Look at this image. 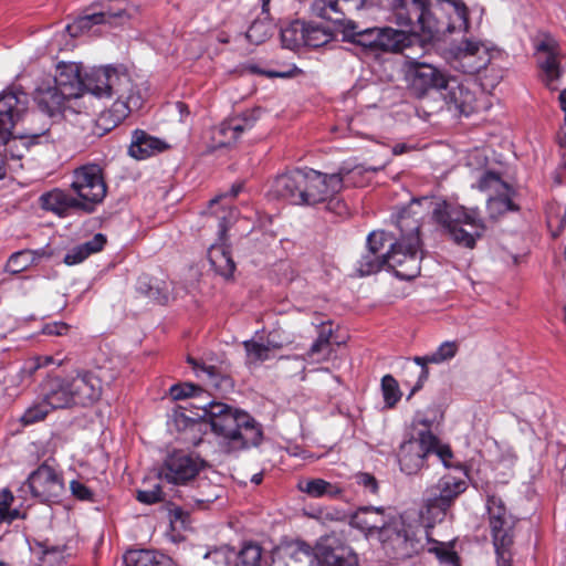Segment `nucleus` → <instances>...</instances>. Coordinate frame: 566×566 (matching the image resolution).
I'll return each instance as SVG.
<instances>
[{"mask_svg":"<svg viewBox=\"0 0 566 566\" xmlns=\"http://www.w3.org/2000/svg\"><path fill=\"white\" fill-rule=\"evenodd\" d=\"M467 481L463 476L446 474L427 490L426 503L429 512L438 510L446 513L453 501L467 490Z\"/></svg>","mask_w":566,"mask_h":566,"instance_id":"16","label":"nucleus"},{"mask_svg":"<svg viewBox=\"0 0 566 566\" xmlns=\"http://www.w3.org/2000/svg\"><path fill=\"white\" fill-rule=\"evenodd\" d=\"M392 20L419 31L426 41L468 31V8L462 0H392Z\"/></svg>","mask_w":566,"mask_h":566,"instance_id":"2","label":"nucleus"},{"mask_svg":"<svg viewBox=\"0 0 566 566\" xmlns=\"http://www.w3.org/2000/svg\"><path fill=\"white\" fill-rule=\"evenodd\" d=\"M432 218L450 235L452 241L472 249L484 231V223L478 209H467L447 201L436 203Z\"/></svg>","mask_w":566,"mask_h":566,"instance_id":"6","label":"nucleus"},{"mask_svg":"<svg viewBox=\"0 0 566 566\" xmlns=\"http://www.w3.org/2000/svg\"><path fill=\"white\" fill-rule=\"evenodd\" d=\"M289 558L295 563H312L314 558V551L303 542H297L286 547L279 548L274 552L273 558Z\"/></svg>","mask_w":566,"mask_h":566,"instance_id":"40","label":"nucleus"},{"mask_svg":"<svg viewBox=\"0 0 566 566\" xmlns=\"http://www.w3.org/2000/svg\"><path fill=\"white\" fill-rule=\"evenodd\" d=\"M412 43V36L392 28H379L378 51L403 52Z\"/></svg>","mask_w":566,"mask_h":566,"instance_id":"33","label":"nucleus"},{"mask_svg":"<svg viewBox=\"0 0 566 566\" xmlns=\"http://www.w3.org/2000/svg\"><path fill=\"white\" fill-rule=\"evenodd\" d=\"M220 486L211 484L207 479H200L197 492L190 495L189 500L197 509H206L220 497Z\"/></svg>","mask_w":566,"mask_h":566,"instance_id":"39","label":"nucleus"},{"mask_svg":"<svg viewBox=\"0 0 566 566\" xmlns=\"http://www.w3.org/2000/svg\"><path fill=\"white\" fill-rule=\"evenodd\" d=\"M357 485L364 489L365 493L377 495L379 491V484L376 478L367 472H358L354 475Z\"/></svg>","mask_w":566,"mask_h":566,"instance_id":"56","label":"nucleus"},{"mask_svg":"<svg viewBox=\"0 0 566 566\" xmlns=\"http://www.w3.org/2000/svg\"><path fill=\"white\" fill-rule=\"evenodd\" d=\"M188 363L191 364L198 377H202L203 375H206L207 378L211 381V384L217 385V382L214 381V379L217 378V371L213 366H200L192 358H188Z\"/></svg>","mask_w":566,"mask_h":566,"instance_id":"60","label":"nucleus"},{"mask_svg":"<svg viewBox=\"0 0 566 566\" xmlns=\"http://www.w3.org/2000/svg\"><path fill=\"white\" fill-rule=\"evenodd\" d=\"M394 234H389L385 231H373L367 237V251L384 254L382 250L386 248V244L390 247V242H394Z\"/></svg>","mask_w":566,"mask_h":566,"instance_id":"50","label":"nucleus"},{"mask_svg":"<svg viewBox=\"0 0 566 566\" xmlns=\"http://www.w3.org/2000/svg\"><path fill=\"white\" fill-rule=\"evenodd\" d=\"M71 388L75 406L87 407L99 400L103 391V384L113 380L104 375V369L98 367L94 370H80L71 377Z\"/></svg>","mask_w":566,"mask_h":566,"instance_id":"13","label":"nucleus"},{"mask_svg":"<svg viewBox=\"0 0 566 566\" xmlns=\"http://www.w3.org/2000/svg\"><path fill=\"white\" fill-rule=\"evenodd\" d=\"M14 501V496L11 491L4 489L0 492V524H11L13 521L19 518H25V513L19 509H11Z\"/></svg>","mask_w":566,"mask_h":566,"instance_id":"45","label":"nucleus"},{"mask_svg":"<svg viewBox=\"0 0 566 566\" xmlns=\"http://www.w3.org/2000/svg\"><path fill=\"white\" fill-rule=\"evenodd\" d=\"M201 464L197 458L176 452L165 460L159 476L168 483L186 484L198 475Z\"/></svg>","mask_w":566,"mask_h":566,"instance_id":"19","label":"nucleus"},{"mask_svg":"<svg viewBox=\"0 0 566 566\" xmlns=\"http://www.w3.org/2000/svg\"><path fill=\"white\" fill-rule=\"evenodd\" d=\"M51 82L73 99L85 96L113 99L111 106L94 120L92 134L97 137L114 129L144 103L138 85L124 65L93 67L82 76L80 64L60 62Z\"/></svg>","mask_w":566,"mask_h":566,"instance_id":"1","label":"nucleus"},{"mask_svg":"<svg viewBox=\"0 0 566 566\" xmlns=\"http://www.w3.org/2000/svg\"><path fill=\"white\" fill-rule=\"evenodd\" d=\"M240 191H241V185H233L229 192L216 196L214 198H212L209 201L210 209H213V207L216 205H218L222 199H224L227 197H231V198L237 197Z\"/></svg>","mask_w":566,"mask_h":566,"instance_id":"63","label":"nucleus"},{"mask_svg":"<svg viewBox=\"0 0 566 566\" xmlns=\"http://www.w3.org/2000/svg\"><path fill=\"white\" fill-rule=\"evenodd\" d=\"M137 289L149 298H153L161 304L168 301L167 292H163L158 285H154L153 280L148 279L147 276L139 279Z\"/></svg>","mask_w":566,"mask_h":566,"instance_id":"52","label":"nucleus"},{"mask_svg":"<svg viewBox=\"0 0 566 566\" xmlns=\"http://www.w3.org/2000/svg\"><path fill=\"white\" fill-rule=\"evenodd\" d=\"M51 364L61 365V361H55L52 356H38L27 360L22 368L21 373L31 377L38 369L46 367Z\"/></svg>","mask_w":566,"mask_h":566,"instance_id":"55","label":"nucleus"},{"mask_svg":"<svg viewBox=\"0 0 566 566\" xmlns=\"http://www.w3.org/2000/svg\"><path fill=\"white\" fill-rule=\"evenodd\" d=\"M515 192L509 187L505 191L490 195L488 199V211L490 217L495 219L510 211H517L518 206L514 203L513 197Z\"/></svg>","mask_w":566,"mask_h":566,"instance_id":"37","label":"nucleus"},{"mask_svg":"<svg viewBox=\"0 0 566 566\" xmlns=\"http://www.w3.org/2000/svg\"><path fill=\"white\" fill-rule=\"evenodd\" d=\"M28 107V96L22 91L4 90L0 93V143L14 135V127Z\"/></svg>","mask_w":566,"mask_h":566,"instance_id":"15","label":"nucleus"},{"mask_svg":"<svg viewBox=\"0 0 566 566\" xmlns=\"http://www.w3.org/2000/svg\"><path fill=\"white\" fill-rule=\"evenodd\" d=\"M384 268H387V253L377 254L366 251L357 262L356 270L359 276H367L379 272Z\"/></svg>","mask_w":566,"mask_h":566,"instance_id":"42","label":"nucleus"},{"mask_svg":"<svg viewBox=\"0 0 566 566\" xmlns=\"http://www.w3.org/2000/svg\"><path fill=\"white\" fill-rule=\"evenodd\" d=\"M167 147L164 140L137 129L134 132L128 153L132 157L142 160L161 153Z\"/></svg>","mask_w":566,"mask_h":566,"instance_id":"31","label":"nucleus"},{"mask_svg":"<svg viewBox=\"0 0 566 566\" xmlns=\"http://www.w3.org/2000/svg\"><path fill=\"white\" fill-rule=\"evenodd\" d=\"M314 558L321 566H357L358 564L353 549L335 534L319 538L314 548Z\"/></svg>","mask_w":566,"mask_h":566,"instance_id":"17","label":"nucleus"},{"mask_svg":"<svg viewBox=\"0 0 566 566\" xmlns=\"http://www.w3.org/2000/svg\"><path fill=\"white\" fill-rule=\"evenodd\" d=\"M510 186L502 180L499 174L493 171H484L478 181V188L481 191H489L495 195L500 191H505Z\"/></svg>","mask_w":566,"mask_h":566,"instance_id":"46","label":"nucleus"},{"mask_svg":"<svg viewBox=\"0 0 566 566\" xmlns=\"http://www.w3.org/2000/svg\"><path fill=\"white\" fill-rule=\"evenodd\" d=\"M42 396L51 409L75 406L70 378H48L42 385Z\"/></svg>","mask_w":566,"mask_h":566,"instance_id":"28","label":"nucleus"},{"mask_svg":"<svg viewBox=\"0 0 566 566\" xmlns=\"http://www.w3.org/2000/svg\"><path fill=\"white\" fill-rule=\"evenodd\" d=\"M208 258L211 266L220 274L226 277L232 275L235 264L230 255V251L222 244H213L209 249Z\"/></svg>","mask_w":566,"mask_h":566,"instance_id":"38","label":"nucleus"},{"mask_svg":"<svg viewBox=\"0 0 566 566\" xmlns=\"http://www.w3.org/2000/svg\"><path fill=\"white\" fill-rule=\"evenodd\" d=\"M387 523L382 506H361L350 517L352 526L367 533L378 531L379 534Z\"/></svg>","mask_w":566,"mask_h":566,"instance_id":"30","label":"nucleus"},{"mask_svg":"<svg viewBox=\"0 0 566 566\" xmlns=\"http://www.w3.org/2000/svg\"><path fill=\"white\" fill-rule=\"evenodd\" d=\"M271 35V25L263 21H254L247 31L250 42L260 44Z\"/></svg>","mask_w":566,"mask_h":566,"instance_id":"54","label":"nucleus"},{"mask_svg":"<svg viewBox=\"0 0 566 566\" xmlns=\"http://www.w3.org/2000/svg\"><path fill=\"white\" fill-rule=\"evenodd\" d=\"M80 200V210L93 212L95 206L106 197L107 186L103 169L96 164H86L76 168L71 184Z\"/></svg>","mask_w":566,"mask_h":566,"instance_id":"9","label":"nucleus"},{"mask_svg":"<svg viewBox=\"0 0 566 566\" xmlns=\"http://www.w3.org/2000/svg\"><path fill=\"white\" fill-rule=\"evenodd\" d=\"M366 0H314L312 11L315 15L328 20L338 29L345 27L347 14L357 12L364 8Z\"/></svg>","mask_w":566,"mask_h":566,"instance_id":"21","label":"nucleus"},{"mask_svg":"<svg viewBox=\"0 0 566 566\" xmlns=\"http://www.w3.org/2000/svg\"><path fill=\"white\" fill-rule=\"evenodd\" d=\"M398 238L390 242L387 251V269L392 270L400 280H412L420 274L421 239L420 223L406 211L397 217Z\"/></svg>","mask_w":566,"mask_h":566,"instance_id":"5","label":"nucleus"},{"mask_svg":"<svg viewBox=\"0 0 566 566\" xmlns=\"http://www.w3.org/2000/svg\"><path fill=\"white\" fill-rule=\"evenodd\" d=\"M38 259V252L33 250H21L11 254L6 264V270L18 274L27 270Z\"/></svg>","mask_w":566,"mask_h":566,"instance_id":"44","label":"nucleus"},{"mask_svg":"<svg viewBox=\"0 0 566 566\" xmlns=\"http://www.w3.org/2000/svg\"><path fill=\"white\" fill-rule=\"evenodd\" d=\"M339 31L343 33L345 41L371 51H378L379 28L360 29L355 21H348Z\"/></svg>","mask_w":566,"mask_h":566,"instance_id":"32","label":"nucleus"},{"mask_svg":"<svg viewBox=\"0 0 566 566\" xmlns=\"http://www.w3.org/2000/svg\"><path fill=\"white\" fill-rule=\"evenodd\" d=\"M486 510L497 566H511L510 547L513 543V518L507 513L502 499L496 495L488 496Z\"/></svg>","mask_w":566,"mask_h":566,"instance_id":"8","label":"nucleus"},{"mask_svg":"<svg viewBox=\"0 0 566 566\" xmlns=\"http://www.w3.org/2000/svg\"><path fill=\"white\" fill-rule=\"evenodd\" d=\"M63 490L62 476L52 467L43 463L29 475L19 492L21 496L30 492L32 497L41 502H53L62 495Z\"/></svg>","mask_w":566,"mask_h":566,"instance_id":"12","label":"nucleus"},{"mask_svg":"<svg viewBox=\"0 0 566 566\" xmlns=\"http://www.w3.org/2000/svg\"><path fill=\"white\" fill-rule=\"evenodd\" d=\"M305 23L294 21L281 31V40L284 48L296 50L304 45Z\"/></svg>","mask_w":566,"mask_h":566,"instance_id":"43","label":"nucleus"},{"mask_svg":"<svg viewBox=\"0 0 566 566\" xmlns=\"http://www.w3.org/2000/svg\"><path fill=\"white\" fill-rule=\"evenodd\" d=\"M440 97L449 108L453 107L465 116H469L475 109L476 98L474 92H472L467 84L459 82L457 78H448Z\"/></svg>","mask_w":566,"mask_h":566,"instance_id":"25","label":"nucleus"},{"mask_svg":"<svg viewBox=\"0 0 566 566\" xmlns=\"http://www.w3.org/2000/svg\"><path fill=\"white\" fill-rule=\"evenodd\" d=\"M254 123L255 119L247 114L224 119L212 129V146L214 148H221L234 144L242 133L250 130L254 126Z\"/></svg>","mask_w":566,"mask_h":566,"instance_id":"24","label":"nucleus"},{"mask_svg":"<svg viewBox=\"0 0 566 566\" xmlns=\"http://www.w3.org/2000/svg\"><path fill=\"white\" fill-rule=\"evenodd\" d=\"M406 80L412 94L419 98L437 94L441 96L448 76L436 66L406 55Z\"/></svg>","mask_w":566,"mask_h":566,"instance_id":"10","label":"nucleus"},{"mask_svg":"<svg viewBox=\"0 0 566 566\" xmlns=\"http://www.w3.org/2000/svg\"><path fill=\"white\" fill-rule=\"evenodd\" d=\"M156 558H154V566H174V562L167 555L156 552Z\"/></svg>","mask_w":566,"mask_h":566,"instance_id":"64","label":"nucleus"},{"mask_svg":"<svg viewBox=\"0 0 566 566\" xmlns=\"http://www.w3.org/2000/svg\"><path fill=\"white\" fill-rule=\"evenodd\" d=\"M352 170L345 166L331 175L314 169H305L306 186L303 189L302 205L314 206L332 199L342 190L344 178Z\"/></svg>","mask_w":566,"mask_h":566,"instance_id":"11","label":"nucleus"},{"mask_svg":"<svg viewBox=\"0 0 566 566\" xmlns=\"http://www.w3.org/2000/svg\"><path fill=\"white\" fill-rule=\"evenodd\" d=\"M41 208L59 217H66L72 210H80V200L61 189H53L40 197Z\"/></svg>","mask_w":566,"mask_h":566,"instance_id":"29","label":"nucleus"},{"mask_svg":"<svg viewBox=\"0 0 566 566\" xmlns=\"http://www.w3.org/2000/svg\"><path fill=\"white\" fill-rule=\"evenodd\" d=\"M70 490L74 497H76L80 501H87L93 502L94 501V492L86 486L83 482L78 480H73L70 483Z\"/></svg>","mask_w":566,"mask_h":566,"instance_id":"57","label":"nucleus"},{"mask_svg":"<svg viewBox=\"0 0 566 566\" xmlns=\"http://www.w3.org/2000/svg\"><path fill=\"white\" fill-rule=\"evenodd\" d=\"M195 407L201 409L202 413L197 416L207 420L218 438V443L227 452L256 447L261 443L263 438L261 424L248 412L216 401Z\"/></svg>","mask_w":566,"mask_h":566,"instance_id":"4","label":"nucleus"},{"mask_svg":"<svg viewBox=\"0 0 566 566\" xmlns=\"http://www.w3.org/2000/svg\"><path fill=\"white\" fill-rule=\"evenodd\" d=\"M458 346L454 342H444L442 343L436 352L426 355V356H416L413 358L415 366L407 363L405 366V369L409 373L416 371L417 367H419L418 370V379L417 382L411 388V391L408 396V399L418 390H420L428 379L429 370L427 365L428 364H441L447 360H450L453 358L457 354Z\"/></svg>","mask_w":566,"mask_h":566,"instance_id":"22","label":"nucleus"},{"mask_svg":"<svg viewBox=\"0 0 566 566\" xmlns=\"http://www.w3.org/2000/svg\"><path fill=\"white\" fill-rule=\"evenodd\" d=\"M381 391L387 407L392 408L401 398L398 381L391 375H385L381 379Z\"/></svg>","mask_w":566,"mask_h":566,"instance_id":"48","label":"nucleus"},{"mask_svg":"<svg viewBox=\"0 0 566 566\" xmlns=\"http://www.w3.org/2000/svg\"><path fill=\"white\" fill-rule=\"evenodd\" d=\"M169 394L174 400H182L187 398H198L203 394V390L191 382H181L172 385L169 389Z\"/></svg>","mask_w":566,"mask_h":566,"instance_id":"51","label":"nucleus"},{"mask_svg":"<svg viewBox=\"0 0 566 566\" xmlns=\"http://www.w3.org/2000/svg\"><path fill=\"white\" fill-rule=\"evenodd\" d=\"M304 35V45L310 48L323 46L334 38L331 28L315 23H305Z\"/></svg>","mask_w":566,"mask_h":566,"instance_id":"41","label":"nucleus"},{"mask_svg":"<svg viewBox=\"0 0 566 566\" xmlns=\"http://www.w3.org/2000/svg\"><path fill=\"white\" fill-rule=\"evenodd\" d=\"M105 243L106 237L102 233H96L91 240L70 249L64 255V263L67 265L82 263L91 254L99 252Z\"/></svg>","mask_w":566,"mask_h":566,"instance_id":"36","label":"nucleus"},{"mask_svg":"<svg viewBox=\"0 0 566 566\" xmlns=\"http://www.w3.org/2000/svg\"><path fill=\"white\" fill-rule=\"evenodd\" d=\"M304 186H306L305 169H295L277 176L271 190L279 198L293 205H302Z\"/></svg>","mask_w":566,"mask_h":566,"instance_id":"26","label":"nucleus"},{"mask_svg":"<svg viewBox=\"0 0 566 566\" xmlns=\"http://www.w3.org/2000/svg\"><path fill=\"white\" fill-rule=\"evenodd\" d=\"M137 500L145 504H155L164 500L161 486L156 484L150 490H140L137 493Z\"/></svg>","mask_w":566,"mask_h":566,"instance_id":"59","label":"nucleus"},{"mask_svg":"<svg viewBox=\"0 0 566 566\" xmlns=\"http://www.w3.org/2000/svg\"><path fill=\"white\" fill-rule=\"evenodd\" d=\"M451 64L454 69L475 74L488 66L491 61L488 46L474 40H464L450 49Z\"/></svg>","mask_w":566,"mask_h":566,"instance_id":"14","label":"nucleus"},{"mask_svg":"<svg viewBox=\"0 0 566 566\" xmlns=\"http://www.w3.org/2000/svg\"><path fill=\"white\" fill-rule=\"evenodd\" d=\"M431 454L437 455L444 467H449V461L453 457L448 444L442 443L431 431L421 430L417 437L400 444L398 453L400 470L408 475L416 474Z\"/></svg>","mask_w":566,"mask_h":566,"instance_id":"7","label":"nucleus"},{"mask_svg":"<svg viewBox=\"0 0 566 566\" xmlns=\"http://www.w3.org/2000/svg\"><path fill=\"white\" fill-rule=\"evenodd\" d=\"M31 549L40 554V559L43 565L48 566H62L66 556L65 544H54L49 538L34 539Z\"/></svg>","mask_w":566,"mask_h":566,"instance_id":"35","label":"nucleus"},{"mask_svg":"<svg viewBox=\"0 0 566 566\" xmlns=\"http://www.w3.org/2000/svg\"><path fill=\"white\" fill-rule=\"evenodd\" d=\"M50 410L52 409L48 406V403L44 400H42L41 402L28 408L22 415L21 421L25 426L35 423L38 421L43 420L48 416Z\"/></svg>","mask_w":566,"mask_h":566,"instance_id":"53","label":"nucleus"},{"mask_svg":"<svg viewBox=\"0 0 566 566\" xmlns=\"http://www.w3.org/2000/svg\"><path fill=\"white\" fill-rule=\"evenodd\" d=\"M331 352H332V347L315 339V342L312 344L311 348L308 349L306 356L308 359H311L313 361H321V360H326L328 358V356L331 355Z\"/></svg>","mask_w":566,"mask_h":566,"instance_id":"58","label":"nucleus"},{"mask_svg":"<svg viewBox=\"0 0 566 566\" xmlns=\"http://www.w3.org/2000/svg\"><path fill=\"white\" fill-rule=\"evenodd\" d=\"M69 328H70L69 325L63 322H54V323L46 324L43 327V334L61 336V335H65L67 333Z\"/></svg>","mask_w":566,"mask_h":566,"instance_id":"61","label":"nucleus"},{"mask_svg":"<svg viewBox=\"0 0 566 566\" xmlns=\"http://www.w3.org/2000/svg\"><path fill=\"white\" fill-rule=\"evenodd\" d=\"M156 551L151 549H130L124 555L125 566H154Z\"/></svg>","mask_w":566,"mask_h":566,"instance_id":"47","label":"nucleus"},{"mask_svg":"<svg viewBox=\"0 0 566 566\" xmlns=\"http://www.w3.org/2000/svg\"><path fill=\"white\" fill-rule=\"evenodd\" d=\"M34 101L39 108L50 117L63 116L71 108L73 98L60 90L51 81L42 82L34 92Z\"/></svg>","mask_w":566,"mask_h":566,"instance_id":"23","label":"nucleus"},{"mask_svg":"<svg viewBox=\"0 0 566 566\" xmlns=\"http://www.w3.org/2000/svg\"><path fill=\"white\" fill-rule=\"evenodd\" d=\"M128 18L125 6L119 3L115 8H107L99 12L85 14L78 17L73 23L66 27V30L71 36H78L86 32H90L95 25L109 24L118 25Z\"/></svg>","mask_w":566,"mask_h":566,"instance_id":"20","label":"nucleus"},{"mask_svg":"<svg viewBox=\"0 0 566 566\" xmlns=\"http://www.w3.org/2000/svg\"><path fill=\"white\" fill-rule=\"evenodd\" d=\"M243 346L247 352L249 364H260L270 358V347L255 340H245Z\"/></svg>","mask_w":566,"mask_h":566,"instance_id":"49","label":"nucleus"},{"mask_svg":"<svg viewBox=\"0 0 566 566\" xmlns=\"http://www.w3.org/2000/svg\"><path fill=\"white\" fill-rule=\"evenodd\" d=\"M209 556H212L217 563L222 559L226 566H279L274 558L269 564L263 555L262 547L253 542L244 543L239 552L229 547H221L207 553L206 557Z\"/></svg>","mask_w":566,"mask_h":566,"instance_id":"18","label":"nucleus"},{"mask_svg":"<svg viewBox=\"0 0 566 566\" xmlns=\"http://www.w3.org/2000/svg\"><path fill=\"white\" fill-rule=\"evenodd\" d=\"M333 335L332 324L331 323H322L318 326V335L317 340H319L323 344H326L327 346H331V337Z\"/></svg>","mask_w":566,"mask_h":566,"instance_id":"62","label":"nucleus"},{"mask_svg":"<svg viewBox=\"0 0 566 566\" xmlns=\"http://www.w3.org/2000/svg\"><path fill=\"white\" fill-rule=\"evenodd\" d=\"M297 489L310 497L336 499L342 495L343 489L338 484L331 483L324 479H303L297 483Z\"/></svg>","mask_w":566,"mask_h":566,"instance_id":"34","label":"nucleus"},{"mask_svg":"<svg viewBox=\"0 0 566 566\" xmlns=\"http://www.w3.org/2000/svg\"><path fill=\"white\" fill-rule=\"evenodd\" d=\"M378 539L385 555L391 560H406L427 549L441 564L460 566L452 543L431 539L428 531L416 520L410 521L401 515L390 518Z\"/></svg>","mask_w":566,"mask_h":566,"instance_id":"3","label":"nucleus"},{"mask_svg":"<svg viewBox=\"0 0 566 566\" xmlns=\"http://www.w3.org/2000/svg\"><path fill=\"white\" fill-rule=\"evenodd\" d=\"M537 51L546 54L544 60L539 61V67L543 72V81L545 85L554 91L555 83L562 77L563 70L560 67L558 44L552 38H546L537 45Z\"/></svg>","mask_w":566,"mask_h":566,"instance_id":"27","label":"nucleus"}]
</instances>
